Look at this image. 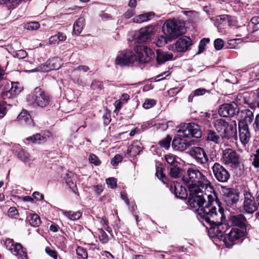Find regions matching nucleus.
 <instances>
[{
    "mask_svg": "<svg viewBox=\"0 0 259 259\" xmlns=\"http://www.w3.org/2000/svg\"><path fill=\"white\" fill-rule=\"evenodd\" d=\"M207 201L199 210L198 214L209 225L218 223L219 220L225 218L224 209L221 207L212 195H207Z\"/></svg>",
    "mask_w": 259,
    "mask_h": 259,
    "instance_id": "1",
    "label": "nucleus"
},
{
    "mask_svg": "<svg viewBox=\"0 0 259 259\" xmlns=\"http://www.w3.org/2000/svg\"><path fill=\"white\" fill-rule=\"evenodd\" d=\"M183 181L189 190H213L210 183L206 177L198 169L189 168L186 176L183 177Z\"/></svg>",
    "mask_w": 259,
    "mask_h": 259,
    "instance_id": "2",
    "label": "nucleus"
},
{
    "mask_svg": "<svg viewBox=\"0 0 259 259\" xmlns=\"http://www.w3.org/2000/svg\"><path fill=\"white\" fill-rule=\"evenodd\" d=\"M214 126L222 137L230 139L236 134L237 124L235 120L228 122L223 119H218L215 120Z\"/></svg>",
    "mask_w": 259,
    "mask_h": 259,
    "instance_id": "3",
    "label": "nucleus"
},
{
    "mask_svg": "<svg viewBox=\"0 0 259 259\" xmlns=\"http://www.w3.org/2000/svg\"><path fill=\"white\" fill-rule=\"evenodd\" d=\"M184 23L176 19L168 20L164 23L162 30L169 38L175 39L184 32Z\"/></svg>",
    "mask_w": 259,
    "mask_h": 259,
    "instance_id": "4",
    "label": "nucleus"
},
{
    "mask_svg": "<svg viewBox=\"0 0 259 259\" xmlns=\"http://www.w3.org/2000/svg\"><path fill=\"white\" fill-rule=\"evenodd\" d=\"M27 100L34 106L44 108L49 105L50 98L48 94L40 88L37 87L27 96Z\"/></svg>",
    "mask_w": 259,
    "mask_h": 259,
    "instance_id": "5",
    "label": "nucleus"
},
{
    "mask_svg": "<svg viewBox=\"0 0 259 259\" xmlns=\"http://www.w3.org/2000/svg\"><path fill=\"white\" fill-rule=\"evenodd\" d=\"M178 135L182 138H199L202 133L199 126L194 123H183L177 127Z\"/></svg>",
    "mask_w": 259,
    "mask_h": 259,
    "instance_id": "6",
    "label": "nucleus"
},
{
    "mask_svg": "<svg viewBox=\"0 0 259 259\" xmlns=\"http://www.w3.org/2000/svg\"><path fill=\"white\" fill-rule=\"evenodd\" d=\"M189 196L188 203L191 208L195 209L194 211L199 213V210L204 206L205 202V196L207 195H204L203 190L191 189L189 190Z\"/></svg>",
    "mask_w": 259,
    "mask_h": 259,
    "instance_id": "7",
    "label": "nucleus"
},
{
    "mask_svg": "<svg viewBox=\"0 0 259 259\" xmlns=\"http://www.w3.org/2000/svg\"><path fill=\"white\" fill-rule=\"evenodd\" d=\"M189 155L194 159L196 163L204 169L209 167V160L204 149L200 147H193L188 152Z\"/></svg>",
    "mask_w": 259,
    "mask_h": 259,
    "instance_id": "8",
    "label": "nucleus"
},
{
    "mask_svg": "<svg viewBox=\"0 0 259 259\" xmlns=\"http://www.w3.org/2000/svg\"><path fill=\"white\" fill-rule=\"evenodd\" d=\"M4 244L6 248L13 255L21 259H27V253L20 243L15 242L12 239L6 238Z\"/></svg>",
    "mask_w": 259,
    "mask_h": 259,
    "instance_id": "9",
    "label": "nucleus"
},
{
    "mask_svg": "<svg viewBox=\"0 0 259 259\" xmlns=\"http://www.w3.org/2000/svg\"><path fill=\"white\" fill-rule=\"evenodd\" d=\"M137 60V57L132 51L126 50L120 52L117 56L115 62L121 66H128Z\"/></svg>",
    "mask_w": 259,
    "mask_h": 259,
    "instance_id": "10",
    "label": "nucleus"
},
{
    "mask_svg": "<svg viewBox=\"0 0 259 259\" xmlns=\"http://www.w3.org/2000/svg\"><path fill=\"white\" fill-rule=\"evenodd\" d=\"M244 202L243 211L248 214H252L257 209L255 198L248 191L245 190L243 193Z\"/></svg>",
    "mask_w": 259,
    "mask_h": 259,
    "instance_id": "11",
    "label": "nucleus"
},
{
    "mask_svg": "<svg viewBox=\"0 0 259 259\" xmlns=\"http://www.w3.org/2000/svg\"><path fill=\"white\" fill-rule=\"evenodd\" d=\"M211 169L214 178L218 182L221 183L228 182L230 175L228 170L223 165L218 162H215Z\"/></svg>",
    "mask_w": 259,
    "mask_h": 259,
    "instance_id": "12",
    "label": "nucleus"
},
{
    "mask_svg": "<svg viewBox=\"0 0 259 259\" xmlns=\"http://www.w3.org/2000/svg\"><path fill=\"white\" fill-rule=\"evenodd\" d=\"M137 59L141 63H145L150 61L153 55L152 50L144 45H139L135 49Z\"/></svg>",
    "mask_w": 259,
    "mask_h": 259,
    "instance_id": "13",
    "label": "nucleus"
},
{
    "mask_svg": "<svg viewBox=\"0 0 259 259\" xmlns=\"http://www.w3.org/2000/svg\"><path fill=\"white\" fill-rule=\"evenodd\" d=\"M239 108L237 104L235 102L230 103H225L221 105L218 110L221 116L227 117H232L239 113Z\"/></svg>",
    "mask_w": 259,
    "mask_h": 259,
    "instance_id": "14",
    "label": "nucleus"
},
{
    "mask_svg": "<svg viewBox=\"0 0 259 259\" xmlns=\"http://www.w3.org/2000/svg\"><path fill=\"white\" fill-rule=\"evenodd\" d=\"M226 218L221 219L217 223H211L210 225L209 232H212L214 235L217 237H222L224 239L225 234H227V232L229 228L228 225L224 223L225 222Z\"/></svg>",
    "mask_w": 259,
    "mask_h": 259,
    "instance_id": "15",
    "label": "nucleus"
},
{
    "mask_svg": "<svg viewBox=\"0 0 259 259\" xmlns=\"http://www.w3.org/2000/svg\"><path fill=\"white\" fill-rule=\"evenodd\" d=\"M223 161L225 164H231L233 167H237L239 166V156L236 151L227 149L224 150L223 156Z\"/></svg>",
    "mask_w": 259,
    "mask_h": 259,
    "instance_id": "16",
    "label": "nucleus"
},
{
    "mask_svg": "<svg viewBox=\"0 0 259 259\" xmlns=\"http://www.w3.org/2000/svg\"><path fill=\"white\" fill-rule=\"evenodd\" d=\"M244 235V232L240 229L236 228H232L230 231L225 234L224 241L226 247L230 248L233 245L235 241L240 239Z\"/></svg>",
    "mask_w": 259,
    "mask_h": 259,
    "instance_id": "17",
    "label": "nucleus"
},
{
    "mask_svg": "<svg viewBox=\"0 0 259 259\" xmlns=\"http://www.w3.org/2000/svg\"><path fill=\"white\" fill-rule=\"evenodd\" d=\"M224 201L229 206H232L239 201V194L233 188H226L223 190Z\"/></svg>",
    "mask_w": 259,
    "mask_h": 259,
    "instance_id": "18",
    "label": "nucleus"
},
{
    "mask_svg": "<svg viewBox=\"0 0 259 259\" xmlns=\"http://www.w3.org/2000/svg\"><path fill=\"white\" fill-rule=\"evenodd\" d=\"M154 27L149 26L140 29L136 39L139 43H144L149 39L154 32Z\"/></svg>",
    "mask_w": 259,
    "mask_h": 259,
    "instance_id": "19",
    "label": "nucleus"
},
{
    "mask_svg": "<svg viewBox=\"0 0 259 259\" xmlns=\"http://www.w3.org/2000/svg\"><path fill=\"white\" fill-rule=\"evenodd\" d=\"M239 137L243 145L247 144L250 138L248 125L245 122H239Z\"/></svg>",
    "mask_w": 259,
    "mask_h": 259,
    "instance_id": "20",
    "label": "nucleus"
},
{
    "mask_svg": "<svg viewBox=\"0 0 259 259\" xmlns=\"http://www.w3.org/2000/svg\"><path fill=\"white\" fill-rule=\"evenodd\" d=\"M192 45L191 39L187 36H184L179 38L175 44L176 51L179 52H185L187 51L189 47Z\"/></svg>",
    "mask_w": 259,
    "mask_h": 259,
    "instance_id": "21",
    "label": "nucleus"
},
{
    "mask_svg": "<svg viewBox=\"0 0 259 259\" xmlns=\"http://www.w3.org/2000/svg\"><path fill=\"white\" fill-rule=\"evenodd\" d=\"M170 190L177 198L184 199L187 195L185 188L183 187L180 183L177 181H174L170 185Z\"/></svg>",
    "mask_w": 259,
    "mask_h": 259,
    "instance_id": "22",
    "label": "nucleus"
},
{
    "mask_svg": "<svg viewBox=\"0 0 259 259\" xmlns=\"http://www.w3.org/2000/svg\"><path fill=\"white\" fill-rule=\"evenodd\" d=\"M180 138H175L172 142V148L176 151H184L191 146V143Z\"/></svg>",
    "mask_w": 259,
    "mask_h": 259,
    "instance_id": "23",
    "label": "nucleus"
},
{
    "mask_svg": "<svg viewBox=\"0 0 259 259\" xmlns=\"http://www.w3.org/2000/svg\"><path fill=\"white\" fill-rule=\"evenodd\" d=\"M156 61L157 64H162L165 62L173 59V54L168 52H164L161 50L156 51Z\"/></svg>",
    "mask_w": 259,
    "mask_h": 259,
    "instance_id": "24",
    "label": "nucleus"
},
{
    "mask_svg": "<svg viewBox=\"0 0 259 259\" xmlns=\"http://www.w3.org/2000/svg\"><path fill=\"white\" fill-rule=\"evenodd\" d=\"M230 221L233 225L241 228H246L247 223L246 219L242 214L231 216Z\"/></svg>",
    "mask_w": 259,
    "mask_h": 259,
    "instance_id": "25",
    "label": "nucleus"
},
{
    "mask_svg": "<svg viewBox=\"0 0 259 259\" xmlns=\"http://www.w3.org/2000/svg\"><path fill=\"white\" fill-rule=\"evenodd\" d=\"M241 120L239 122H245L247 124L251 123L253 119V113L248 109H244L239 112Z\"/></svg>",
    "mask_w": 259,
    "mask_h": 259,
    "instance_id": "26",
    "label": "nucleus"
},
{
    "mask_svg": "<svg viewBox=\"0 0 259 259\" xmlns=\"http://www.w3.org/2000/svg\"><path fill=\"white\" fill-rule=\"evenodd\" d=\"M142 151V147H141V144L139 142H135L128 147L127 154L130 156H135L139 154Z\"/></svg>",
    "mask_w": 259,
    "mask_h": 259,
    "instance_id": "27",
    "label": "nucleus"
},
{
    "mask_svg": "<svg viewBox=\"0 0 259 259\" xmlns=\"http://www.w3.org/2000/svg\"><path fill=\"white\" fill-rule=\"evenodd\" d=\"M85 19L83 17L79 18L73 25V33L76 35H79L82 30L84 25Z\"/></svg>",
    "mask_w": 259,
    "mask_h": 259,
    "instance_id": "28",
    "label": "nucleus"
},
{
    "mask_svg": "<svg viewBox=\"0 0 259 259\" xmlns=\"http://www.w3.org/2000/svg\"><path fill=\"white\" fill-rule=\"evenodd\" d=\"M154 16V13L153 12H149L139 15L135 17L133 20L135 23H141L150 20Z\"/></svg>",
    "mask_w": 259,
    "mask_h": 259,
    "instance_id": "29",
    "label": "nucleus"
},
{
    "mask_svg": "<svg viewBox=\"0 0 259 259\" xmlns=\"http://www.w3.org/2000/svg\"><path fill=\"white\" fill-rule=\"evenodd\" d=\"M18 119L21 123L30 124L32 120L31 116L26 110L22 111L18 116Z\"/></svg>",
    "mask_w": 259,
    "mask_h": 259,
    "instance_id": "30",
    "label": "nucleus"
},
{
    "mask_svg": "<svg viewBox=\"0 0 259 259\" xmlns=\"http://www.w3.org/2000/svg\"><path fill=\"white\" fill-rule=\"evenodd\" d=\"M27 221L33 227H38L41 224L40 219L36 213L29 214L27 217Z\"/></svg>",
    "mask_w": 259,
    "mask_h": 259,
    "instance_id": "31",
    "label": "nucleus"
},
{
    "mask_svg": "<svg viewBox=\"0 0 259 259\" xmlns=\"http://www.w3.org/2000/svg\"><path fill=\"white\" fill-rule=\"evenodd\" d=\"M5 88L6 89H10L16 96L22 91V88L17 82H8Z\"/></svg>",
    "mask_w": 259,
    "mask_h": 259,
    "instance_id": "32",
    "label": "nucleus"
},
{
    "mask_svg": "<svg viewBox=\"0 0 259 259\" xmlns=\"http://www.w3.org/2000/svg\"><path fill=\"white\" fill-rule=\"evenodd\" d=\"M46 138L40 134H36L26 139V140L31 141L33 143L42 144L46 141Z\"/></svg>",
    "mask_w": 259,
    "mask_h": 259,
    "instance_id": "33",
    "label": "nucleus"
},
{
    "mask_svg": "<svg viewBox=\"0 0 259 259\" xmlns=\"http://www.w3.org/2000/svg\"><path fill=\"white\" fill-rule=\"evenodd\" d=\"M221 137L214 131L209 130L207 132L206 139L215 144H219L221 141Z\"/></svg>",
    "mask_w": 259,
    "mask_h": 259,
    "instance_id": "34",
    "label": "nucleus"
},
{
    "mask_svg": "<svg viewBox=\"0 0 259 259\" xmlns=\"http://www.w3.org/2000/svg\"><path fill=\"white\" fill-rule=\"evenodd\" d=\"M1 96L4 100V102L8 105H12L8 102V100L14 99L16 95H14L10 89H6L5 91H3L1 94Z\"/></svg>",
    "mask_w": 259,
    "mask_h": 259,
    "instance_id": "35",
    "label": "nucleus"
},
{
    "mask_svg": "<svg viewBox=\"0 0 259 259\" xmlns=\"http://www.w3.org/2000/svg\"><path fill=\"white\" fill-rule=\"evenodd\" d=\"M63 214L70 220L73 221L78 220L82 216V213L80 211L73 212L72 211H66L63 210Z\"/></svg>",
    "mask_w": 259,
    "mask_h": 259,
    "instance_id": "36",
    "label": "nucleus"
},
{
    "mask_svg": "<svg viewBox=\"0 0 259 259\" xmlns=\"http://www.w3.org/2000/svg\"><path fill=\"white\" fill-rule=\"evenodd\" d=\"M178 158L175 155L169 154L165 156V159L167 163L174 166H177L179 163Z\"/></svg>",
    "mask_w": 259,
    "mask_h": 259,
    "instance_id": "37",
    "label": "nucleus"
},
{
    "mask_svg": "<svg viewBox=\"0 0 259 259\" xmlns=\"http://www.w3.org/2000/svg\"><path fill=\"white\" fill-rule=\"evenodd\" d=\"M60 60L58 58H54L49 60V65H50V69L57 70L60 68Z\"/></svg>",
    "mask_w": 259,
    "mask_h": 259,
    "instance_id": "38",
    "label": "nucleus"
},
{
    "mask_svg": "<svg viewBox=\"0 0 259 259\" xmlns=\"http://www.w3.org/2000/svg\"><path fill=\"white\" fill-rule=\"evenodd\" d=\"M170 176L174 178H177L182 176V169L177 166H172L170 169Z\"/></svg>",
    "mask_w": 259,
    "mask_h": 259,
    "instance_id": "39",
    "label": "nucleus"
},
{
    "mask_svg": "<svg viewBox=\"0 0 259 259\" xmlns=\"http://www.w3.org/2000/svg\"><path fill=\"white\" fill-rule=\"evenodd\" d=\"M171 39V38H169L166 35V37L160 35L156 39L155 44L157 46L160 47L166 44L167 41H170Z\"/></svg>",
    "mask_w": 259,
    "mask_h": 259,
    "instance_id": "40",
    "label": "nucleus"
},
{
    "mask_svg": "<svg viewBox=\"0 0 259 259\" xmlns=\"http://www.w3.org/2000/svg\"><path fill=\"white\" fill-rule=\"evenodd\" d=\"M171 138L169 136H167L165 138L159 142V145L161 147L167 149L169 146Z\"/></svg>",
    "mask_w": 259,
    "mask_h": 259,
    "instance_id": "41",
    "label": "nucleus"
},
{
    "mask_svg": "<svg viewBox=\"0 0 259 259\" xmlns=\"http://www.w3.org/2000/svg\"><path fill=\"white\" fill-rule=\"evenodd\" d=\"M18 157L20 160L24 162H26L29 160V154L23 150H20L18 152Z\"/></svg>",
    "mask_w": 259,
    "mask_h": 259,
    "instance_id": "42",
    "label": "nucleus"
},
{
    "mask_svg": "<svg viewBox=\"0 0 259 259\" xmlns=\"http://www.w3.org/2000/svg\"><path fill=\"white\" fill-rule=\"evenodd\" d=\"M12 55L15 58H17L21 59L25 58L27 55V53L24 50H20L13 51L12 53Z\"/></svg>",
    "mask_w": 259,
    "mask_h": 259,
    "instance_id": "43",
    "label": "nucleus"
},
{
    "mask_svg": "<svg viewBox=\"0 0 259 259\" xmlns=\"http://www.w3.org/2000/svg\"><path fill=\"white\" fill-rule=\"evenodd\" d=\"M77 255L81 258L87 259L88 258V252L83 248L78 246L76 249Z\"/></svg>",
    "mask_w": 259,
    "mask_h": 259,
    "instance_id": "44",
    "label": "nucleus"
},
{
    "mask_svg": "<svg viewBox=\"0 0 259 259\" xmlns=\"http://www.w3.org/2000/svg\"><path fill=\"white\" fill-rule=\"evenodd\" d=\"M99 239L102 244H106L108 242V235L102 229L99 231Z\"/></svg>",
    "mask_w": 259,
    "mask_h": 259,
    "instance_id": "45",
    "label": "nucleus"
},
{
    "mask_svg": "<svg viewBox=\"0 0 259 259\" xmlns=\"http://www.w3.org/2000/svg\"><path fill=\"white\" fill-rule=\"evenodd\" d=\"M156 103V101L154 99H148L145 101L143 107L146 109H148L153 107Z\"/></svg>",
    "mask_w": 259,
    "mask_h": 259,
    "instance_id": "46",
    "label": "nucleus"
},
{
    "mask_svg": "<svg viewBox=\"0 0 259 259\" xmlns=\"http://www.w3.org/2000/svg\"><path fill=\"white\" fill-rule=\"evenodd\" d=\"M8 216L12 219H17L19 213L18 210L15 207H11L8 211Z\"/></svg>",
    "mask_w": 259,
    "mask_h": 259,
    "instance_id": "47",
    "label": "nucleus"
},
{
    "mask_svg": "<svg viewBox=\"0 0 259 259\" xmlns=\"http://www.w3.org/2000/svg\"><path fill=\"white\" fill-rule=\"evenodd\" d=\"M39 24L37 22H29L25 25V28L30 30H37L39 27Z\"/></svg>",
    "mask_w": 259,
    "mask_h": 259,
    "instance_id": "48",
    "label": "nucleus"
},
{
    "mask_svg": "<svg viewBox=\"0 0 259 259\" xmlns=\"http://www.w3.org/2000/svg\"><path fill=\"white\" fill-rule=\"evenodd\" d=\"M106 183L108 187L112 189L115 188L117 186V180L114 178H109L106 179Z\"/></svg>",
    "mask_w": 259,
    "mask_h": 259,
    "instance_id": "49",
    "label": "nucleus"
},
{
    "mask_svg": "<svg viewBox=\"0 0 259 259\" xmlns=\"http://www.w3.org/2000/svg\"><path fill=\"white\" fill-rule=\"evenodd\" d=\"M252 164L255 168L259 167V149L256 150V153L253 155Z\"/></svg>",
    "mask_w": 259,
    "mask_h": 259,
    "instance_id": "50",
    "label": "nucleus"
},
{
    "mask_svg": "<svg viewBox=\"0 0 259 259\" xmlns=\"http://www.w3.org/2000/svg\"><path fill=\"white\" fill-rule=\"evenodd\" d=\"M224 41L221 38H217L214 41V47L215 50H221L224 47Z\"/></svg>",
    "mask_w": 259,
    "mask_h": 259,
    "instance_id": "51",
    "label": "nucleus"
},
{
    "mask_svg": "<svg viewBox=\"0 0 259 259\" xmlns=\"http://www.w3.org/2000/svg\"><path fill=\"white\" fill-rule=\"evenodd\" d=\"M122 160V157L120 154H116L115 156L111 159V163L113 166H117L118 163Z\"/></svg>",
    "mask_w": 259,
    "mask_h": 259,
    "instance_id": "52",
    "label": "nucleus"
},
{
    "mask_svg": "<svg viewBox=\"0 0 259 259\" xmlns=\"http://www.w3.org/2000/svg\"><path fill=\"white\" fill-rule=\"evenodd\" d=\"M46 253L51 257L53 258L54 259H57L58 257V253L57 251L54 250L52 249L49 247H47L46 248Z\"/></svg>",
    "mask_w": 259,
    "mask_h": 259,
    "instance_id": "53",
    "label": "nucleus"
},
{
    "mask_svg": "<svg viewBox=\"0 0 259 259\" xmlns=\"http://www.w3.org/2000/svg\"><path fill=\"white\" fill-rule=\"evenodd\" d=\"M89 160L91 163H93L96 165H99L100 164V161L98 159V157L93 154L90 155Z\"/></svg>",
    "mask_w": 259,
    "mask_h": 259,
    "instance_id": "54",
    "label": "nucleus"
},
{
    "mask_svg": "<svg viewBox=\"0 0 259 259\" xmlns=\"http://www.w3.org/2000/svg\"><path fill=\"white\" fill-rule=\"evenodd\" d=\"M91 88L93 90L99 89L101 90L102 89V83L98 80H93L91 84Z\"/></svg>",
    "mask_w": 259,
    "mask_h": 259,
    "instance_id": "55",
    "label": "nucleus"
},
{
    "mask_svg": "<svg viewBox=\"0 0 259 259\" xmlns=\"http://www.w3.org/2000/svg\"><path fill=\"white\" fill-rule=\"evenodd\" d=\"M68 175L67 174L66 176V178H65L66 183L70 188L74 190V188L76 187L75 184L70 177H68Z\"/></svg>",
    "mask_w": 259,
    "mask_h": 259,
    "instance_id": "56",
    "label": "nucleus"
},
{
    "mask_svg": "<svg viewBox=\"0 0 259 259\" xmlns=\"http://www.w3.org/2000/svg\"><path fill=\"white\" fill-rule=\"evenodd\" d=\"M208 91L203 88H199L194 90L193 92L195 96L203 95L207 92Z\"/></svg>",
    "mask_w": 259,
    "mask_h": 259,
    "instance_id": "57",
    "label": "nucleus"
},
{
    "mask_svg": "<svg viewBox=\"0 0 259 259\" xmlns=\"http://www.w3.org/2000/svg\"><path fill=\"white\" fill-rule=\"evenodd\" d=\"M156 175L157 176V178L160 179L162 180V181H163V178H165V175L163 173L162 168V167H157L156 168Z\"/></svg>",
    "mask_w": 259,
    "mask_h": 259,
    "instance_id": "58",
    "label": "nucleus"
},
{
    "mask_svg": "<svg viewBox=\"0 0 259 259\" xmlns=\"http://www.w3.org/2000/svg\"><path fill=\"white\" fill-rule=\"evenodd\" d=\"M170 74V72L169 71H165L163 72L162 73L157 75L156 77V78H158L156 80L157 81L163 80L165 78L166 76H168Z\"/></svg>",
    "mask_w": 259,
    "mask_h": 259,
    "instance_id": "59",
    "label": "nucleus"
},
{
    "mask_svg": "<svg viewBox=\"0 0 259 259\" xmlns=\"http://www.w3.org/2000/svg\"><path fill=\"white\" fill-rule=\"evenodd\" d=\"M6 107L5 105L0 103V119L3 118L6 114Z\"/></svg>",
    "mask_w": 259,
    "mask_h": 259,
    "instance_id": "60",
    "label": "nucleus"
},
{
    "mask_svg": "<svg viewBox=\"0 0 259 259\" xmlns=\"http://www.w3.org/2000/svg\"><path fill=\"white\" fill-rule=\"evenodd\" d=\"M259 23V18L257 17H253L249 23L248 26H254L257 25Z\"/></svg>",
    "mask_w": 259,
    "mask_h": 259,
    "instance_id": "61",
    "label": "nucleus"
},
{
    "mask_svg": "<svg viewBox=\"0 0 259 259\" xmlns=\"http://www.w3.org/2000/svg\"><path fill=\"white\" fill-rule=\"evenodd\" d=\"M32 196L37 201H40L44 199V195L37 191L33 192Z\"/></svg>",
    "mask_w": 259,
    "mask_h": 259,
    "instance_id": "62",
    "label": "nucleus"
},
{
    "mask_svg": "<svg viewBox=\"0 0 259 259\" xmlns=\"http://www.w3.org/2000/svg\"><path fill=\"white\" fill-rule=\"evenodd\" d=\"M56 35L59 42L65 41L66 39V35L62 32H59Z\"/></svg>",
    "mask_w": 259,
    "mask_h": 259,
    "instance_id": "63",
    "label": "nucleus"
},
{
    "mask_svg": "<svg viewBox=\"0 0 259 259\" xmlns=\"http://www.w3.org/2000/svg\"><path fill=\"white\" fill-rule=\"evenodd\" d=\"M135 14V12L134 10L130 9L128 10L124 14V17L127 18L129 19L131 18Z\"/></svg>",
    "mask_w": 259,
    "mask_h": 259,
    "instance_id": "64",
    "label": "nucleus"
}]
</instances>
